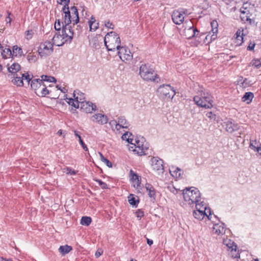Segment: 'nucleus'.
Wrapping results in <instances>:
<instances>
[{
    "mask_svg": "<svg viewBox=\"0 0 261 261\" xmlns=\"http://www.w3.org/2000/svg\"><path fill=\"white\" fill-rule=\"evenodd\" d=\"M73 31L68 27L64 28L61 32H57L52 38L53 43L56 46H62L66 42H70L73 39Z\"/></svg>",
    "mask_w": 261,
    "mask_h": 261,
    "instance_id": "1",
    "label": "nucleus"
},
{
    "mask_svg": "<svg viewBox=\"0 0 261 261\" xmlns=\"http://www.w3.org/2000/svg\"><path fill=\"white\" fill-rule=\"evenodd\" d=\"M194 101L199 107L211 109L213 107V100L211 95L204 89L198 92V95L194 97Z\"/></svg>",
    "mask_w": 261,
    "mask_h": 261,
    "instance_id": "2",
    "label": "nucleus"
},
{
    "mask_svg": "<svg viewBox=\"0 0 261 261\" xmlns=\"http://www.w3.org/2000/svg\"><path fill=\"white\" fill-rule=\"evenodd\" d=\"M63 11L65 13L64 22L65 26L64 28L68 27L70 31H73L71 25V22H72L74 25L79 22V13L76 8L74 6L72 7L69 11L68 7H66L65 5Z\"/></svg>",
    "mask_w": 261,
    "mask_h": 261,
    "instance_id": "3",
    "label": "nucleus"
},
{
    "mask_svg": "<svg viewBox=\"0 0 261 261\" xmlns=\"http://www.w3.org/2000/svg\"><path fill=\"white\" fill-rule=\"evenodd\" d=\"M182 194L185 201L189 205L195 204L196 202H199L201 199L199 190L193 187L184 189Z\"/></svg>",
    "mask_w": 261,
    "mask_h": 261,
    "instance_id": "4",
    "label": "nucleus"
},
{
    "mask_svg": "<svg viewBox=\"0 0 261 261\" xmlns=\"http://www.w3.org/2000/svg\"><path fill=\"white\" fill-rule=\"evenodd\" d=\"M149 145L143 138L134 139V142L128 145V149L139 155L146 154Z\"/></svg>",
    "mask_w": 261,
    "mask_h": 261,
    "instance_id": "5",
    "label": "nucleus"
},
{
    "mask_svg": "<svg viewBox=\"0 0 261 261\" xmlns=\"http://www.w3.org/2000/svg\"><path fill=\"white\" fill-rule=\"evenodd\" d=\"M105 45L109 51H114L120 47V39L115 32L107 33L104 39Z\"/></svg>",
    "mask_w": 261,
    "mask_h": 261,
    "instance_id": "6",
    "label": "nucleus"
},
{
    "mask_svg": "<svg viewBox=\"0 0 261 261\" xmlns=\"http://www.w3.org/2000/svg\"><path fill=\"white\" fill-rule=\"evenodd\" d=\"M139 74L146 81H155L156 75L154 70L148 64H142L140 67Z\"/></svg>",
    "mask_w": 261,
    "mask_h": 261,
    "instance_id": "7",
    "label": "nucleus"
},
{
    "mask_svg": "<svg viewBox=\"0 0 261 261\" xmlns=\"http://www.w3.org/2000/svg\"><path fill=\"white\" fill-rule=\"evenodd\" d=\"M54 44L50 41H45L40 44L38 53L41 57H46L50 55L53 51Z\"/></svg>",
    "mask_w": 261,
    "mask_h": 261,
    "instance_id": "8",
    "label": "nucleus"
},
{
    "mask_svg": "<svg viewBox=\"0 0 261 261\" xmlns=\"http://www.w3.org/2000/svg\"><path fill=\"white\" fill-rule=\"evenodd\" d=\"M161 96L165 98L172 99L175 95V90L169 85L160 86L157 90Z\"/></svg>",
    "mask_w": 261,
    "mask_h": 261,
    "instance_id": "9",
    "label": "nucleus"
},
{
    "mask_svg": "<svg viewBox=\"0 0 261 261\" xmlns=\"http://www.w3.org/2000/svg\"><path fill=\"white\" fill-rule=\"evenodd\" d=\"M202 211H204L203 207H202L201 210L196 208L193 213V215L194 218L199 220L203 219L204 217H206L209 220H212L213 218H215V219H217L215 215L212 216L210 210H208V213L207 212H203Z\"/></svg>",
    "mask_w": 261,
    "mask_h": 261,
    "instance_id": "10",
    "label": "nucleus"
},
{
    "mask_svg": "<svg viewBox=\"0 0 261 261\" xmlns=\"http://www.w3.org/2000/svg\"><path fill=\"white\" fill-rule=\"evenodd\" d=\"M151 165L152 170L158 175L164 172V165L162 160L157 158L153 157L151 159Z\"/></svg>",
    "mask_w": 261,
    "mask_h": 261,
    "instance_id": "11",
    "label": "nucleus"
},
{
    "mask_svg": "<svg viewBox=\"0 0 261 261\" xmlns=\"http://www.w3.org/2000/svg\"><path fill=\"white\" fill-rule=\"evenodd\" d=\"M117 50L119 58L122 61L127 62L132 60L133 54L127 47L120 46Z\"/></svg>",
    "mask_w": 261,
    "mask_h": 261,
    "instance_id": "12",
    "label": "nucleus"
},
{
    "mask_svg": "<svg viewBox=\"0 0 261 261\" xmlns=\"http://www.w3.org/2000/svg\"><path fill=\"white\" fill-rule=\"evenodd\" d=\"M214 219L215 218H213L211 220L214 223L212 229L213 233L218 236H222L224 234L226 230L224 224L220 222L219 220H218V222H216V221H214Z\"/></svg>",
    "mask_w": 261,
    "mask_h": 261,
    "instance_id": "13",
    "label": "nucleus"
},
{
    "mask_svg": "<svg viewBox=\"0 0 261 261\" xmlns=\"http://www.w3.org/2000/svg\"><path fill=\"white\" fill-rule=\"evenodd\" d=\"M79 107L81 110L86 113H92L93 111L97 110L96 106L90 101H85L82 102Z\"/></svg>",
    "mask_w": 261,
    "mask_h": 261,
    "instance_id": "14",
    "label": "nucleus"
},
{
    "mask_svg": "<svg viewBox=\"0 0 261 261\" xmlns=\"http://www.w3.org/2000/svg\"><path fill=\"white\" fill-rule=\"evenodd\" d=\"M185 12L178 10H175L173 12L172 19L174 23L176 24H181L185 18Z\"/></svg>",
    "mask_w": 261,
    "mask_h": 261,
    "instance_id": "15",
    "label": "nucleus"
},
{
    "mask_svg": "<svg viewBox=\"0 0 261 261\" xmlns=\"http://www.w3.org/2000/svg\"><path fill=\"white\" fill-rule=\"evenodd\" d=\"M91 120L92 121L96 122L101 125L105 124L107 123L108 121L107 116L101 113H97L91 116Z\"/></svg>",
    "mask_w": 261,
    "mask_h": 261,
    "instance_id": "16",
    "label": "nucleus"
},
{
    "mask_svg": "<svg viewBox=\"0 0 261 261\" xmlns=\"http://www.w3.org/2000/svg\"><path fill=\"white\" fill-rule=\"evenodd\" d=\"M211 24L212 27V32L213 33V34L211 35V33H210V34L207 35L205 37V39H210V41H212L213 40H215L217 38L218 24L217 22L215 20L212 21Z\"/></svg>",
    "mask_w": 261,
    "mask_h": 261,
    "instance_id": "17",
    "label": "nucleus"
},
{
    "mask_svg": "<svg viewBox=\"0 0 261 261\" xmlns=\"http://www.w3.org/2000/svg\"><path fill=\"white\" fill-rule=\"evenodd\" d=\"M188 25L189 28L184 30V34L185 36L188 39H190L194 37H197L199 34V32L197 29L194 28L193 25Z\"/></svg>",
    "mask_w": 261,
    "mask_h": 261,
    "instance_id": "18",
    "label": "nucleus"
},
{
    "mask_svg": "<svg viewBox=\"0 0 261 261\" xmlns=\"http://www.w3.org/2000/svg\"><path fill=\"white\" fill-rule=\"evenodd\" d=\"M224 126H225L226 130L230 133H232L239 129V126L237 123H235L230 120L224 122Z\"/></svg>",
    "mask_w": 261,
    "mask_h": 261,
    "instance_id": "19",
    "label": "nucleus"
},
{
    "mask_svg": "<svg viewBox=\"0 0 261 261\" xmlns=\"http://www.w3.org/2000/svg\"><path fill=\"white\" fill-rule=\"evenodd\" d=\"M129 125V122L123 116H120L118 119L117 123L116 124V128L117 130L120 129L121 128H127Z\"/></svg>",
    "mask_w": 261,
    "mask_h": 261,
    "instance_id": "20",
    "label": "nucleus"
},
{
    "mask_svg": "<svg viewBox=\"0 0 261 261\" xmlns=\"http://www.w3.org/2000/svg\"><path fill=\"white\" fill-rule=\"evenodd\" d=\"M130 175L131 176V180L133 186L138 188L141 184V177L134 173L132 170L130 171Z\"/></svg>",
    "mask_w": 261,
    "mask_h": 261,
    "instance_id": "21",
    "label": "nucleus"
},
{
    "mask_svg": "<svg viewBox=\"0 0 261 261\" xmlns=\"http://www.w3.org/2000/svg\"><path fill=\"white\" fill-rule=\"evenodd\" d=\"M39 88L36 93V94L39 96L44 97L49 94V91L47 89V86L44 85L43 82L41 85V86Z\"/></svg>",
    "mask_w": 261,
    "mask_h": 261,
    "instance_id": "22",
    "label": "nucleus"
},
{
    "mask_svg": "<svg viewBox=\"0 0 261 261\" xmlns=\"http://www.w3.org/2000/svg\"><path fill=\"white\" fill-rule=\"evenodd\" d=\"M243 30L239 29L235 34V43L237 45H241L243 42Z\"/></svg>",
    "mask_w": 261,
    "mask_h": 261,
    "instance_id": "23",
    "label": "nucleus"
},
{
    "mask_svg": "<svg viewBox=\"0 0 261 261\" xmlns=\"http://www.w3.org/2000/svg\"><path fill=\"white\" fill-rule=\"evenodd\" d=\"M169 172L173 177L176 178L180 177L183 173L180 168L174 166L170 168Z\"/></svg>",
    "mask_w": 261,
    "mask_h": 261,
    "instance_id": "24",
    "label": "nucleus"
},
{
    "mask_svg": "<svg viewBox=\"0 0 261 261\" xmlns=\"http://www.w3.org/2000/svg\"><path fill=\"white\" fill-rule=\"evenodd\" d=\"M73 96L80 105L82 102L85 101V94L79 90H75L73 93Z\"/></svg>",
    "mask_w": 261,
    "mask_h": 261,
    "instance_id": "25",
    "label": "nucleus"
},
{
    "mask_svg": "<svg viewBox=\"0 0 261 261\" xmlns=\"http://www.w3.org/2000/svg\"><path fill=\"white\" fill-rule=\"evenodd\" d=\"M90 31L95 32L99 27V23L96 22L95 18L91 16L90 19L88 21Z\"/></svg>",
    "mask_w": 261,
    "mask_h": 261,
    "instance_id": "26",
    "label": "nucleus"
},
{
    "mask_svg": "<svg viewBox=\"0 0 261 261\" xmlns=\"http://www.w3.org/2000/svg\"><path fill=\"white\" fill-rule=\"evenodd\" d=\"M42 80L40 79H34L31 81V87L35 91V93L42 84Z\"/></svg>",
    "mask_w": 261,
    "mask_h": 261,
    "instance_id": "27",
    "label": "nucleus"
},
{
    "mask_svg": "<svg viewBox=\"0 0 261 261\" xmlns=\"http://www.w3.org/2000/svg\"><path fill=\"white\" fill-rule=\"evenodd\" d=\"M241 12V18L243 21H250L251 19L249 18L248 15L249 14V11L247 8H242L240 9Z\"/></svg>",
    "mask_w": 261,
    "mask_h": 261,
    "instance_id": "28",
    "label": "nucleus"
},
{
    "mask_svg": "<svg viewBox=\"0 0 261 261\" xmlns=\"http://www.w3.org/2000/svg\"><path fill=\"white\" fill-rule=\"evenodd\" d=\"M65 24L64 22L60 19H57L55 22L54 27L57 32H61L64 28Z\"/></svg>",
    "mask_w": 261,
    "mask_h": 261,
    "instance_id": "29",
    "label": "nucleus"
},
{
    "mask_svg": "<svg viewBox=\"0 0 261 261\" xmlns=\"http://www.w3.org/2000/svg\"><path fill=\"white\" fill-rule=\"evenodd\" d=\"M64 99L66 102L68 103L69 105L72 106L75 109L79 108L80 105L74 98H68L67 95H66V97L64 98Z\"/></svg>",
    "mask_w": 261,
    "mask_h": 261,
    "instance_id": "30",
    "label": "nucleus"
},
{
    "mask_svg": "<svg viewBox=\"0 0 261 261\" xmlns=\"http://www.w3.org/2000/svg\"><path fill=\"white\" fill-rule=\"evenodd\" d=\"M72 249V248L71 246L66 245L64 246H61L59 249V251L63 255H64L69 253Z\"/></svg>",
    "mask_w": 261,
    "mask_h": 261,
    "instance_id": "31",
    "label": "nucleus"
},
{
    "mask_svg": "<svg viewBox=\"0 0 261 261\" xmlns=\"http://www.w3.org/2000/svg\"><path fill=\"white\" fill-rule=\"evenodd\" d=\"M224 244L226 245L228 249L230 250L232 249V250L236 249L237 248V245L234 244V243L231 241L229 239L224 240L223 241Z\"/></svg>",
    "mask_w": 261,
    "mask_h": 261,
    "instance_id": "32",
    "label": "nucleus"
},
{
    "mask_svg": "<svg viewBox=\"0 0 261 261\" xmlns=\"http://www.w3.org/2000/svg\"><path fill=\"white\" fill-rule=\"evenodd\" d=\"M9 71L12 73H15L20 69V66L18 63H13L8 68Z\"/></svg>",
    "mask_w": 261,
    "mask_h": 261,
    "instance_id": "33",
    "label": "nucleus"
},
{
    "mask_svg": "<svg viewBox=\"0 0 261 261\" xmlns=\"http://www.w3.org/2000/svg\"><path fill=\"white\" fill-rule=\"evenodd\" d=\"M196 205V208L201 210V209L203 207L204 208V212H207L208 213V210H210L209 208H207L206 204L204 202V201H201V200L198 202H196L195 204Z\"/></svg>",
    "mask_w": 261,
    "mask_h": 261,
    "instance_id": "34",
    "label": "nucleus"
},
{
    "mask_svg": "<svg viewBox=\"0 0 261 261\" xmlns=\"http://www.w3.org/2000/svg\"><path fill=\"white\" fill-rule=\"evenodd\" d=\"M23 80L24 79L21 76H16L12 82L13 84L18 86H22L23 85Z\"/></svg>",
    "mask_w": 261,
    "mask_h": 261,
    "instance_id": "35",
    "label": "nucleus"
},
{
    "mask_svg": "<svg viewBox=\"0 0 261 261\" xmlns=\"http://www.w3.org/2000/svg\"><path fill=\"white\" fill-rule=\"evenodd\" d=\"M27 59L30 63H35L38 60V56L34 53H29L27 56Z\"/></svg>",
    "mask_w": 261,
    "mask_h": 261,
    "instance_id": "36",
    "label": "nucleus"
},
{
    "mask_svg": "<svg viewBox=\"0 0 261 261\" xmlns=\"http://www.w3.org/2000/svg\"><path fill=\"white\" fill-rule=\"evenodd\" d=\"M12 53L10 48H6L2 52V56L4 59L10 58L12 56Z\"/></svg>",
    "mask_w": 261,
    "mask_h": 261,
    "instance_id": "37",
    "label": "nucleus"
},
{
    "mask_svg": "<svg viewBox=\"0 0 261 261\" xmlns=\"http://www.w3.org/2000/svg\"><path fill=\"white\" fill-rule=\"evenodd\" d=\"M92 220L90 217H83L81 220V224L83 225L89 226L91 223Z\"/></svg>",
    "mask_w": 261,
    "mask_h": 261,
    "instance_id": "38",
    "label": "nucleus"
},
{
    "mask_svg": "<svg viewBox=\"0 0 261 261\" xmlns=\"http://www.w3.org/2000/svg\"><path fill=\"white\" fill-rule=\"evenodd\" d=\"M253 98V94L252 92H246L243 97V101L249 103Z\"/></svg>",
    "mask_w": 261,
    "mask_h": 261,
    "instance_id": "39",
    "label": "nucleus"
},
{
    "mask_svg": "<svg viewBox=\"0 0 261 261\" xmlns=\"http://www.w3.org/2000/svg\"><path fill=\"white\" fill-rule=\"evenodd\" d=\"M12 56H21L22 53V49L21 48L18 47L17 46H14L13 47V50L12 51Z\"/></svg>",
    "mask_w": 261,
    "mask_h": 261,
    "instance_id": "40",
    "label": "nucleus"
},
{
    "mask_svg": "<svg viewBox=\"0 0 261 261\" xmlns=\"http://www.w3.org/2000/svg\"><path fill=\"white\" fill-rule=\"evenodd\" d=\"M74 135L75 136L78 138L79 141L81 145L83 148L84 149L85 151H87L88 150V149L86 146V145L85 144V143L82 140L81 136L78 134V132L76 130L74 131Z\"/></svg>",
    "mask_w": 261,
    "mask_h": 261,
    "instance_id": "41",
    "label": "nucleus"
},
{
    "mask_svg": "<svg viewBox=\"0 0 261 261\" xmlns=\"http://www.w3.org/2000/svg\"><path fill=\"white\" fill-rule=\"evenodd\" d=\"M146 189L148 191L149 196L150 197H153L155 195V192L152 186L150 185L147 184L146 185Z\"/></svg>",
    "mask_w": 261,
    "mask_h": 261,
    "instance_id": "42",
    "label": "nucleus"
},
{
    "mask_svg": "<svg viewBox=\"0 0 261 261\" xmlns=\"http://www.w3.org/2000/svg\"><path fill=\"white\" fill-rule=\"evenodd\" d=\"M130 136H132V134L130 133L128 134L127 132L124 134L121 138L123 140H126V141H127L128 143H129V144H131L132 142H134V139L130 138Z\"/></svg>",
    "mask_w": 261,
    "mask_h": 261,
    "instance_id": "43",
    "label": "nucleus"
},
{
    "mask_svg": "<svg viewBox=\"0 0 261 261\" xmlns=\"http://www.w3.org/2000/svg\"><path fill=\"white\" fill-rule=\"evenodd\" d=\"M128 201L129 204L132 205H136L139 201L136 200V198L132 194H130L128 197Z\"/></svg>",
    "mask_w": 261,
    "mask_h": 261,
    "instance_id": "44",
    "label": "nucleus"
},
{
    "mask_svg": "<svg viewBox=\"0 0 261 261\" xmlns=\"http://www.w3.org/2000/svg\"><path fill=\"white\" fill-rule=\"evenodd\" d=\"M41 80H42L43 82L45 81L48 82H55L56 81L54 77L45 75L41 76Z\"/></svg>",
    "mask_w": 261,
    "mask_h": 261,
    "instance_id": "45",
    "label": "nucleus"
},
{
    "mask_svg": "<svg viewBox=\"0 0 261 261\" xmlns=\"http://www.w3.org/2000/svg\"><path fill=\"white\" fill-rule=\"evenodd\" d=\"M230 255L233 258H238L240 257L239 253L237 250V248L232 250V249L230 250Z\"/></svg>",
    "mask_w": 261,
    "mask_h": 261,
    "instance_id": "46",
    "label": "nucleus"
},
{
    "mask_svg": "<svg viewBox=\"0 0 261 261\" xmlns=\"http://www.w3.org/2000/svg\"><path fill=\"white\" fill-rule=\"evenodd\" d=\"M64 172L66 174H70V175H75L76 173V171L74 170H72L71 168L67 167L63 169Z\"/></svg>",
    "mask_w": 261,
    "mask_h": 261,
    "instance_id": "47",
    "label": "nucleus"
},
{
    "mask_svg": "<svg viewBox=\"0 0 261 261\" xmlns=\"http://www.w3.org/2000/svg\"><path fill=\"white\" fill-rule=\"evenodd\" d=\"M34 35V31L32 30H28L25 33V38L29 40L31 39Z\"/></svg>",
    "mask_w": 261,
    "mask_h": 261,
    "instance_id": "48",
    "label": "nucleus"
},
{
    "mask_svg": "<svg viewBox=\"0 0 261 261\" xmlns=\"http://www.w3.org/2000/svg\"><path fill=\"white\" fill-rule=\"evenodd\" d=\"M250 147L251 149L256 151V148L258 147V143L256 141H251Z\"/></svg>",
    "mask_w": 261,
    "mask_h": 261,
    "instance_id": "49",
    "label": "nucleus"
},
{
    "mask_svg": "<svg viewBox=\"0 0 261 261\" xmlns=\"http://www.w3.org/2000/svg\"><path fill=\"white\" fill-rule=\"evenodd\" d=\"M95 181L98 184V185L102 188L103 189H105L107 188V184L102 181L101 180L99 179H96Z\"/></svg>",
    "mask_w": 261,
    "mask_h": 261,
    "instance_id": "50",
    "label": "nucleus"
},
{
    "mask_svg": "<svg viewBox=\"0 0 261 261\" xmlns=\"http://www.w3.org/2000/svg\"><path fill=\"white\" fill-rule=\"evenodd\" d=\"M20 75H21V77L24 79L23 80H25L27 81V82L28 83V84H29L30 81L31 80V78L30 77V75L29 74L27 75L24 73H21Z\"/></svg>",
    "mask_w": 261,
    "mask_h": 261,
    "instance_id": "51",
    "label": "nucleus"
},
{
    "mask_svg": "<svg viewBox=\"0 0 261 261\" xmlns=\"http://www.w3.org/2000/svg\"><path fill=\"white\" fill-rule=\"evenodd\" d=\"M206 116L211 120L216 119V115L213 113L212 112H208L206 114Z\"/></svg>",
    "mask_w": 261,
    "mask_h": 261,
    "instance_id": "52",
    "label": "nucleus"
},
{
    "mask_svg": "<svg viewBox=\"0 0 261 261\" xmlns=\"http://www.w3.org/2000/svg\"><path fill=\"white\" fill-rule=\"evenodd\" d=\"M136 215L138 218L141 219L144 216V213L141 210H139L136 212Z\"/></svg>",
    "mask_w": 261,
    "mask_h": 261,
    "instance_id": "53",
    "label": "nucleus"
},
{
    "mask_svg": "<svg viewBox=\"0 0 261 261\" xmlns=\"http://www.w3.org/2000/svg\"><path fill=\"white\" fill-rule=\"evenodd\" d=\"M105 25L108 28L113 29L114 25L110 21H105Z\"/></svg>",
    "mask_w": 261,
    "mask_h": 261,
    "instance_id": "54",
    "label": "nucleus"
},
{
    "mask_svg": "<svg viewBox=\"0 0 261 261\" xmlns=\"http://www.w3.org/2000/svg\"><path fill=\"white\" fill-rule=\"evenodd\" d=\"M56 87L58 88V89L61 90V91L63 93H65L67 91V90L65 87L62 88L61 86H59V85H57Z\"/></svg>",
    "mask_w": 261,
    "mask_h": 261,
    "instance_id": "55",
    "label": "nucleus"
},
{
    "mask_svg": "<svg viewBox=\"0 0 261 261\" xmlns=\"http://www.w3.org/2000/svg\"><path fill=\"white\" fill-rule=\"evenodd\" d=\"M57 134L59 136H63V137L64 138H65L66 135L65 132H63L62 129H60L59 130H58Z\"/></svg>",
    "mask_w": 261,
    "mask_h": 261,
    "instance_id": "56",
    "label": "nucleus"
},
{
    "mask_svg": "<svg viewBox=\"0 0 261 261\" xmlns=\"http://www.w3.org/2000/svg\"><path fill=\"white\" fill-rule=\"evenodd\" d=\"M103 163L105 164H106V165L109 167H112V163L111 162H110L108 159H106V160H105V161L103 162Z\"/></svg>",
    "mask_w": 261,
    "mask_h": 261,
    "instance_id": "57",
    "label": "nucleus"
},
{
    "mask_svg": "<svg viewBox=\"0 0 261 261\" xmlns=\"http://www.w3.org/2000/svg\"><path fill=\"white\" fill-rule=\"evenodd\" d=\"M241 84H242V86L243 87H246V86H247L249 85V84L247 82V80L246 79H245L244 80V81L243 82V83H241Z\"/></svg>",
    "mask_w": 261,
    "mask_h": 261,
    "instance_id": "58",
    "label": "nucleus"
},
{
    "mask_svg": "<svg viewBox=\"0 0 261 261\" xmlns=\"http://www.w3.org/2000/svg\"><path fill=\"white\" fill-rule=\"evenodd\" d=\"M61 4L64 2L65 3V5H66V7H68V3H69L70 0H61Z\"/></svg>",
    "mask_w": 261,
    "mask_h": 261,
    "instance_id": "59",
    "label": "nucleus"
},
{
    "mask_svg": "<svg viewBox=\"0 0 261 261\" xmlns=\"http://www.w3.org/2000/svg\"><path fill=\"white\" fill-rule=\"evenodd\" d=\"M102 251H100L99 250H97L95 254L96 257H99L102 254Z\"/></svg>",
    "mask_w": 261,
    "mask_h": 261,
    "instance_id": "60",
    "label": "nucleus"
},
{
    "mask_svg": "<svg viewBox=\"0 0 261 261\" xmlns=\"http://www.w3.org/2000/svg\"><path fill=\"white\" fill-rule=\"evenodd\" d=\"M99 154L100 156V160L103 162L105 160H106V158L104 157V156L102 155V154L100 152H99Z\"/></svg>",
    "mask_w": 261,
    "mask_h": 261,
    "instance_id": "61",
    "label": "nucleus"
},
{
    "mask_svg": "<svg viewBox=\"0 0 261 261\" xmlns=\"http://www.w3.org/2000/svg\"><path fill=\"white\" fill-rule=\"evenodd\" d=\"M0 261H13L11 259L4 258L3 257L0 256Z\"/></svg>",
    "mask_w": 261,
    "mask_h": 261,
    "instance_id": "62",
    "label": "nucleus"
},
{
    "mask_svg": "<svg viewBox=\"0 0 261 261\" xmlns=\"http://www.w3.org/2000/svg\"><path fill=\"white\" fill-rule=\"evenodd\" d=\"M147 243L149 246H150L153 244V241L152 240L147 239Z\"/></svg>",
    "mask_w": 261,
    "mask_h": 261,
    "instance_id": "63",
    "label": "nucleus"
},
{
    "mask_svg": "<svg viewBox=\"0 0 261 261\" xmlns=\"http://www.w3.org/2000/svg\"><path fill=\"white\" fill-rule=\"evenodd\" d=\"M256 151L258 152L261 155V147H258L256 148Z\"/></svg>",
    "mask_w": 261,
    "mask_h": 261,
    "instance_id": "64",
    "label": "nucleus"
}]
</instances>
